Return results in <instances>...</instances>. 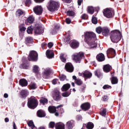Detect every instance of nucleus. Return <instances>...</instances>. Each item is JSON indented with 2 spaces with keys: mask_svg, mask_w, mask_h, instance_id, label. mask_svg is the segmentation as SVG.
I'll list each match as a JSON object with an SVG mask.
<instances>
[{
  "mask_svg": "<svg viewBox=\"0 0 129 129\" xmlns=\"http://www.w3.org/2000/svg\"><path fill=\"white\" fill-rule=\"evenodd\" d=\"M82 37H84L85 40L87 42L88 45L91 48H95L97 46V43L95 42L96 40V35L92 32H85Z\"/></svg>",
  "mask_w": 129,
  "mask_h": 129,
  "instance_id": "nucleus-1",
  "label": "nucleus"
},
{
  "mask_svg": "<svg viewBox=\"0 0 129 129\" xmlns=\"http://www.w3.org/2000/svg\"><path fill=\"white\" fill-rule=\"evenodd\" d=\"M110 39L113 43H118L121 39V33L119 30H115L111 32Z\"/></svg>",
  "mask_w": 129,
  "mask_h": 129,
  "instance_id": "nucleus-2",
  "label": "nucleus"
},
{
  "mask_svg": "<svg viewBox=\"0 0 129 129\" xmlns=\"http://www.w3.org/2000/svg\"><path fill=\"white\" fill-rule=\"evenodd\" d=\"M27 105L29 108H36L38 106V100L35 97H30L28 101Z\"/></svg>",
  "mask_w": 129,
  "mask_h": 129,
  "instance_id": "nucleus-3",
  "label": "nucleus"
},
{
  "mask_svg": "<svg viewBox=\"0 0 129 129\" xmlns=\"http://www.w3.org/2000/svg\"><path fill=\"white\" fill-rule=\"evenodd\" d=\"M83 57H84V53L83 52L75 53L72 56L73 61L76 62V63H80Z\"/></svg>",
  "mask_w": 129,
  "mask_h": 129,
  "instance_id": "nucleus-4",
  "label": "nucleus"
},
{
  "mask_svg": "<svg viewBox=\"0 0 129 129\" xmlns=\"http://www.w3.org/2000/svg\"><path fill=\"white\" fill-rule=\"evenodd\" d=\"M103 15L106 18H112L114 16V13L111 9L107 8L104 10Z\"/></svg>",
  "mask_w": 129,
  "mask_h": 129,
  "instance_id": "nucleus-5",
  "label": "nucleus"
},
{
  "mask_svg": "<svg viewBox=\"0 0 129 129\" xmlns=\"http://www.w3.org/2000/svg\"><path fill=\"white\" fill-rule=\"evenodd\" d=\"M28 58L29 61H37L38 60V53L35 51L32 50L30 52Z\"/></svg>",
  "mask_w": 129,
  "mask_h": 129,
  "instance_id": "nucleus-6",
  "label": "nucleus"
},
{
  "mask_svg": "<svg viewBox=\"0 0 129 129\" xmlns=\"http://www.w3.org/2000/svg\"><path fill=\"white\" fill-rule=\"evenodd\" d=\"M115 50L112 48H109L107 50V56L108 58H114L115 57Z\"/></svg>",
  "mask_w": 129,
  "mask_h": 129,
  "instance_id": "nucleus-7",
  "label": "nucleus"
},
{
  "mask_svg": "<svg viewBox=\"0 0 129 129\" xmlns=\"http://www.w3.org/2000/svg\"><path fill=\"white\" fill-rule=\"evenodd\" d=\"M57 8V3L53 1H50V4L48 7V9L50 12H54Z\"/></svg>",
  "mask_w": 129,
  "mask_h": 129,
  "instance_id": "nucleus-8",
  "label": "nucleus"
},
{
  "mask_svg": "<svg viewBox=\"0 0 129 129\" xmlns=\"http://www.w3.org/2000/svg\"><path fill=\"white\" fill-rule=\"evenodd\" d=\"M52 97L54 100H56V101L60 100V99L61 98L60 92H59L58 90H55L53 92Z\"/></svg>",
  "mask_w": 129,
  "mask_h": 129,
  "instance_id": "nucleus-9",
  "label": "nucleus"
},
{
  "mask_svg": "<svg viewBox=\"0 0 129 129\" xmlns=\"http://www.w3.org/2000/svg\"><path fill=\"white\" fill-rule=\"evenodd\" d=\"M33 11L36 15L40 16V15H42V13H43V8H42L41 6H37L33 9Z\"/></svg>",
  "mask_w": 129,
  "mask_h": 129,
  "instance_id": "nucleus-10",
  "label": "nucleus"
},
{
  "mask_svg": "<svg viewBox=\"0 0 129 129\" xmlns=\"http://www.w3.org/2000/svg\"><path fill=\"white\" fill-rule=\"evenodd\" d=\"M50 71L49 69H44L43 74L42 75L43 78L44 79H48L50 77Z\"/></svg>",
  "mask_w": 129,
  "mask_h": 129,
  "instance_id": "nucleus-11",
  "label": "nucleus"
},
{
  "mask_svg": "<svg viewBox=\"0 0 129 129\" xmlns=\"http://www.w3.org/2000/svg\"><path fill=\"white\" fill-rule=\"evenodd\" d=\"M80 76H83L85 79H87L88 78H91L92 77V74L89 71H85L82 74H79Z\"/></svg>",
  "mask_w": 129,
  "mask_h": 129,
  "instance_id": "nucleus-12",
  "label": "nucleus"
},
{
  "mask_svg": "<svg viewBox=\"0 0 129 129\" xmlns=\"http://www.w3.org/2000/svg\"><path fill=\"white\" fill-rule=\"evenodd\" d=\"M65 69L68 72H73L74 70V68L73 67V65L72 63L70 62H68L66 63L65 66Z\"/></svg>",
  "mask_w": 129,
  "mask_h": 129,
  "instance_id": "nucleus-13",
  "label": "nucleus"
},
{
  "mask_svg": "<svg viewBox=\"0 0 129 129\" xmlns=\"http://www.w3.org/2000/svg\"><path fill=\"white\" fill-rule=\"evenodd\" d=\"M63 105H59L58 106H57L56 107H55L54 106H50L48 107V111H49V112L50 113H55V112H56V108H60V107H62Z\"/></svg>",
  "mask_w": 129,
  "mask_h": 129,
  "instance_id": "nucleus-14",
  "label": "nucleus"
},
{
  "mask_svg": "<svg viewBox=\"0 0 129 129\" xmlns=\"http://www.w3.org/2000/svg\"><path fill=\"white\" fill-rule=\"evenodd\" d=\"M34 33L36 35H41L44 33V30L42 28V27L39 26L35 28Z\"/></svg>",
  "mask_w": 129,
  "mask_h": 129,
  "instance_id": "nucleus-15",
  "label": "nucleus"
},
{
  "mask_svg": "<svg viewBox=\"0 0 129 129\" xmlns=\"http://www.w3.org/2000/svg\"><path fill=\"white\" fill-rule=\"evenodd\" d=\"M96 59L98 62H103L105 60V56L102 53H99L96 56Z\"/></svg>",
  "mask_w": 129,
  "mask_h": 129,
  "instance_id": "nucleus-16",
  "label": "nucleus"
},
{
  "mask_svg": "<svg viewBox=\"0 0 129 129\" xmlns=\"http://www.w3.org/2000/svg\"><path fill=\"white\" fill-rule=\"evenodd\" d=\"M81 108L84 111H86V110H88L90 108V104L88 102L84 103L82 104Z\"/></svg>",
  "mask_w": 129,
  "mask_h": 129,
  "instance_id": "nucleus-17",
  "label": "nucleus"
},
{
  "mask_svg": "<svg viewBox=\"0 0 129 129\" xmlns=\"http://www.w3.org/2000/svg\"><path fill=\"white\" fill-rule=\"evenodd\" d=\"M46 55L48 59H51L54 57V51L53 50H47L46 52Z\"/></svg>",
  "mask_w": 129,
  "mask_h": 129,
  "instance_id": "nucleus-18",
  "label": "nucleus"
},
{
  "mask_svg": "<svg viewBox=\"0 0 129 129\" xmlns=\"http://www.w3.org/2000/svg\"><path fill=\"white\" fill-rule=\"evenodd\" d=\"M71 46L73 49H76V48L79 47V42L76 40H73L71 43Z\"/></svg>",
  "mask_w": 129,
  "mask_h": 129,
  "instance_id": "nucleus-19",
  "label": "nucleus"
},
{
  "mask_svg": "<svg viewBox=\"0 0 129 129\" xmlns=\"http://www.w3.org/2000/svg\"><path fill=\"white\" fill-rule=\"evenodd\" d=\"M20 95L22 98H26V97L29 95V92L27 90H22L20 92Z\"/></svg>",
  "mask_w": 129,
  "mask_h": 129,
  "instance_id": "nucleus-20",
  "label": "nucleus"
},
{
  "mask_svg": "<svg viewBox=\"0 0 129 129\" xmlns=\"http://www.w3.org/2000/svg\"><path fill=\"white\" fill-rule=\"evenodd\" d=\"M66 126L67 128L68 129H72L73 128V126H74V121L71 120L67 122Z\"/></svg>",
  "mask_w": 129,
  "mask_h": 129,
  "instance_id": "nucleus-21",
  "label": "nucleus"
},
{
  "mask_svg": "<svg viewBox=\"0 0 129 129\" xmlns=\"http://www.w3.org/2000/svg\"><path fill=\"white\" fill-rule=\"evenodd\" d=\"M37 114L38 117H45L46 116V113L43 110H39L37 111Z\"/></svg>",
  "mask_w": 129,
  "mask_h": 129,
  "instance_id": "nucleus-22",
  "label": "nucleus"
},
{
  "mask_svg": "<svg viewBox=\"0 0 129 129\" xmlns=\"http://www.w3.org/2000/svg\"><path fill=\"white\" fill-rule=\"evenodd\" d=\"M55 129H65V124L61 122L57 123L55 124Z\"/></svg>",
  "mask_w": 129,
  "mask_h": 129,
  "instance_id": "nucleus-23",
  "label": "nucleus"
},
{
  "mask_svg": "<svg viewBox=\"0 0 129 129\" xmlns=\"http://www.w3.org/2000/svg\"><path fill=\"white\" fill-rule=\"evenodd\" d=\"M102 33L103 36H108L109 35V29L107 27H103Z\"/></svg>",
  "mask_w": 129,
  "mask_h": 129,
  "instance_id": "nucleus-24",
  "label": "nucleus"
},
{
  "mask_svg": "<svg viewBox=\"0 0 129 129\" xmlns=\"http://www.w3.org/2000/svg\"><path fill=\"white\" fill-rule=\"evenodd\" d=\"M112 69V68L109 64H106L103 67V70L106 73H108V72H109Z\"/></svg>",
  "mask_w": 129,
  "mask_h": 129,
  "instance_id": "nucleus-25",
  "label": "nucleus"
},
{
  "mask_svg": "<svg viewBox=\"0 0 129 129\" xmlns=\"http://www.w3.org/2000/svg\"><path fill=\"white\" fill-rule=\"evenodd\" d=\"M19 84L22 86V87L24 86H27V85H28V82L25 79H22L20 80Z\"/></svg>",
  "mask_w": 129,
  "mask_h": 129,
  "instance_id": "nucleus-26",
  "label": "nucleus"
},
{
  "mask_svg": "<svg viewBox=\"0 0 129 129\" xmlns=\"http://www.w3.org/2000/svg\"><path fill=\"white\" fill-rule=\"evenodd\" d=\"M69 88H70V84H67L64 85L62 88H61V90L62 91H67V90H68V89H69Z\"/></svg>",
  "mask_w": 129,
  "mask_h": 129,
  "instance_id": "nucleus-27",
  "label": "nucleus"
},
{
  "mask_svg": "<svg viewBox=\"0 0 129 129\" xmlns=\"http://www.w3.org/2000/svg\"><path fill=\"white\" fill-rule=\"evenodd\" d=\"M34 22V18L32 16H30L28 17L26 21V23L28 24L29 23V24H32V23Z\"/></svg>",
  "mask_w": 129,
  "mask_h": 129,
  "instance_id": "nucleus-28",
  "label": "nucleus"
},
{
  "mask_svg": "<svg viewBox=\"0 0 129 129\" xmlns=\"http://www.w3.org/2000/svg\"><path fill=\"white\" fill-rule=\"evenodd\" d=\"M118 82V80L117 79V78L115 77H112V79H111L112 84H117Z\"/></svg>",
  "mask_w": 129,
  "mask_h": 129,
  "instance_id": "nucleus-29",
  "label": "nucleus"
},
{
  "mask_svg": "<svg viewBox=\"0 0 129 129\" xmlns=\"http://www.w3.org/2000/svg\"><path fill=\"white\" fill-rule=\"evenodd\" d=\"M25 42L26 44H32L33 43V38L31 37L26 38Z\"/></svg>",
  "mask_w": 129,
  "mask_h": 129,
  "instance_id": "nucleus-30",
  "label": "nucleus"
},
{
  "mask_svg": "<svg viewBox=\"0 0 129 129\" xmlns=\"http://www.w3.org/2000/svg\"><path fill=\"white\" fill-rule=\"evenodd\" d=\"M88 13L90 14V15H92L93 13H94V8L92 7H88Z\"/></svg>",
  "mask_w": 129,
  "mask_h": 129,
  "instance_id": "nucleus-31",
  "label": "nucleus"
},
{
  "mask_svg": "<svg viewBox=\"0 0 129 129\" xmlns=\"http://www.w3.org/2000/svg\"><path fill=\"white\" fill-rule=\"evenodd\" d=\"M86 127L88 129H92L93 127H94V124H93V123L89 122L86 125Z\"/></svg>",
  "mask_w": 129,
  "mask_h": 129,
  "instance_id": "nucleus-32",
  "label": "nucleus"
},
{
  "mask_svg": "<svg viewBox=\"0 0 129 129\" xmlns=\"http://www.w3.org/2000/svg\"><path fill=\"white\" fill-rule=\"evenodd\" d=\"M40 103H42L43 105L46 104V103H47V102H48V99H47L46 98H42L40 100Z\"/></svg>",
  "mask_w": 129,
  "mask_h": 129,
  "instance_id": "nucleus-33",
  "label": "nucleus"
},
{
  "mask_svg": "<svg viewBox=\"0 0 129 129\" xmlns=\"http://www.w3.org/2000/svg\"><path fill=\"white\" fill-rule=\"evenodd\" d=\"M16 14H17V16L20 17V16H22V15H25V12H24V11H23L22 10L19 9L17 11Z\"/></svg>",
  "mask_w": 129,
  "mask_h": 129,
  "instance_id": "nucleus-34",
  "label": "nucleus"
},
{
  "mask_svg": "<svg viewBox=\"0 0 129 129\" xmlns=\"http://www.w3.org/2000/svg\"><path fill=\"white\" fill-rule=\"evenodd\" d=\"M28 124L29 126H32V129H36V127H35V125H34V122H33V121H29L28 123Z\"/></svg>",
  "mask_w": 129,
  "mask_h": 129,
  "instance_id": "nucleus-35",
  "label": "nucleus"
},
{
  "mask_svg": "<svg viewBox=\"0 0 129 129\" xmlns=\"http://www.w3.org/2000/svg\"><path fill=\"white\" fill-rule=\"evenodd\" d=\"M33 72H34V73H39V67H38L37 66H34L33 67Z\"/></svg>",
  "mask_w": 129,
  "mask_h": 129,
  "instance_id": "nucleus-36",
  "label": "nucleus"
},
{
  "mask_svg": "<svg viewBox=\"0 0 129 129\" xmlns=\"http://www.w3.org/2000/svg\"><path fill=\"white\" fill-rule=\"evenodd\" d=\"M67 15L70 17H74L75 16V13L72 11H69L67 12Z\"/></svg>",
  "mask_w": 129,
  "mask_h": 129,
  "instance_id": "nucleus-37",
  "label": "nucleus"
},
{
  "mask_svg": "<svg viewBox=\"0 0 129 129\" xmlns=\"http://www.w3.org/2000/svg\"><path fill=\"white\" fill-rule=\"evenodd\" d=\"M64 42L66 44H69V43H70V36L66 37L64 39Z\"/></svg>",
  "mask_w": 129,
  "mask_h": 129,
  "instance_id": "nucleus-38",
  "label": "nucleus"
},
{
  "mask_svg": "<svg viewBox=\"0 0 129 129\" xmlns=\"http://www.w3.org/2000/svg\"><path fill=\"white\" fill-rule=\"evenodd\" d=\"M100 114L102 116H105V115H106V109H103V110L100 111Z\"/></svg>",
  "mask_w": 129,
  "mask_h": 129,
  "instance_id": "nucleus-39",
  "label": "nucleus"
},
{
  "mask_svg": "<svg viewBox=\"0 0 129 129\" xmlns=\"http://www.w3.org/2000/svg\"><path fill=\"white\" fill-rule=\"evenodd\" d=\"M71 91H69V92H66L64 93H63L62 94V95L63 97H68V96H69L70 95V93H71Z\"/></svg>",
  "mask_w": 129,
  "mask_h": 129,
  "instance_id": "nucleus-40",
  "label": "nucleus"
},
{
  "mask_svg": "<svg viewBox=\"0 0 129 129\" xmlns=\"http://www.w3.org/2000/svg\"><path fill=\"white\" fill-rule=\"evenodd\" d=\"M31 89H36L37 88V85L35 83H31L30 85Z\"/></svg>",
  "mask_w": 129,
  "mask_h": 129,
  "instance_id": "nucleus-41",
  "label": "nucleus"
},
{
  "mask_svg": "<svg viewBox=\"0 0 129 129\" xmlns=\"http://www.w3.org/2000/svg\"><path fill=\"white\" fill-rule=\"evenodd\" d=\"M75 83L77 85H81V84L83 83L82 81H81V80L80 79H77V80L75 81Z\"/></svg>",
  "mask_w": 129,
  "mask_h": 129,
  "instance_id": "nucleus-42",
  "label": "nucleus"
},
{
  "mask_svg": "<svg viewBox=\"0 0 129 129\" xmlns=\"http://www.w3.org/2000/svg\"><path fill=\"white\" fill-rule=\"evenodd\" d=\"M103 28L98 27L96 29V31L98 34H100L101 32L102 33Z\"/></svg>",
  "mask_w": 129,
  "mask_h": 129,
  "instance_id": "nucleus-43",
  "label": "nucleus"
},
{
  "mask_svg": "<svg viewBox=\"0 0 129 129\" xmlns=\"http://www.w3.org/2000/svg\"><path fill=\"white\" fill-rule=\"evenodd\" d=\"M27 32L28 34H32V33L33 32V28L32 27V26H30L27 28Z\"/></svg>",
  "mask_w": 129,
  "mask_h": 129,
  "instance_id": "nucleus-44",
  "label": "nucleus"
},
{
  "mask_svg": "<svg viewBox=\"0 0 129 129\" xmlns=\"http://www.w3.org/2000/svg\"><path fill=\"white\" fill-rule=\"evenodd\" d=\"M92 22L93 24H94L95 25L97 24V19L95 17H93L92 19Z\"/></svg>",
  "mask_w": 129,
  "mask_h": 129,
  "instance_id": "nucleus-45",
  "label": "nucleus"
},
{
  "mask_svg": "<svg viewBox=\"0 0 129 129\" xmlns=\"http://www.w3.org/2000/svg\"><path fill=\"white\" fill-rule=\"evenodd\" d=\"M60 58L62 62H66V58H64V54L61 53L60 54Z\"/></svg>",
  "mask_w": 129,
  "mask_h": 129,
  "instance_id": "nucleus-46",
  "label": "nucleus"
},
{
  "mask_svg": "<svg viewBox=\"0 0 129 129\" xmlns=\"http://www.w3.org/2000/svg\"><path fill=\"white\" fill-rule=\"evenodd\" d=\"M55 126V122L51 121L49 124V127L50 128H53Z\"/></svg>",
  "mask_w": 129,
  "mask_h": 129,
  "instance_id": "nucleus-47",
  "label": "nucleus"
},
{
  "mask_svg": "<svg viewBox=\"0 0 129 129\" xmlns=\"http://www.w3.org/2000/svg\"><path fill=\"white\" fill-rule=\"evenodd\" d=\"M81 18L83 20H87V19H88V16H87V15H86V14H84L82 15Z\"/></svg>",
  "mask_w": 129,
  "mask_h": 129,
  "instance_id": "nucleus-48",
  "label": "nucleus"
},
{
  "mask_svg": "<svg viewBox=\"0 0 129 129\" xmlns=\"http://www.w3.org/2000/svg\"><path fill=\"white\" fill-rule=\"evenodd\" d=\"M20 30L21 32H24L26 31V27H23V25H20L19 26Z\"/></svg>",
  "mask_w": 129,
  "mask_h": 129,
  "instance_id": "nucleus-49",
  "label": "nucleus"
},
{
  "mask_svg": "<svg viewBox=\"0 0 129 129\" xmlns=\"http://www.w3.org/2000/svg\"><path fill=\"white\" fill-rule=\"evenodd\" d=\"M103 89H111V86L108 85H105L103 87Z\"/></svg>",
  "mask_w": 129,
  "mask_h": 129,
  "instance_id": "nucleus-50",
  "label": "nucleus"
},
{
  "mask_svg": "<svg viewBox=\"0 0 129 129\" xmlns=\"http://www.w3.org/2000/svg\"><path fill=\"white\" fill-rule=\"evenodd\" d=\"M95 75L96 76H97V77L99 78L100 76H101V74L99 73V71H95Z\"/></svg>",
  "mask_w": 129,
  "mask_h": 129,
  "instance_id": "nucleus-51",
  "label": "nucleus"
},
{
  "mask_svg": "<svg viewBox=\"0 0 129 129\" xmlns=\"http://www.w3.org/2000/svg\"><path fill=\"white\" fill-rule=\"evenodd\" d=\"M59 79H60V80H61V81H64V80H65V79H66V76H65L64 75H61L59 77Z\"/></svg>",
  "mask_w": 129,
  "mask_h": 129,
  "instance_id": "nucleus-52",
  "label": "nucleus"
},
{
  "mask_svg": "<svg viewBox=\"0 0 129 129\" xmlns=\"http://www.w3.org/2000/svg\"><path fill=\"white\" fill-rule=\"evenodd\" d=\"M102 99L103 101H107V100H108V98L107 96H104Z\"/></svg>",
  "mask_w": 129,
  "mask_h": 129,
  "instance_id": "nucleus-53",
  "label": "nucleus"
},
{
  "mask_svg": "<svg viewBox=\"0 0 129 129\" xmlns=\"http://www.w3.org/2000/svg\"><path fill=\"white\" fill-rule=\"evenodd\" d=\"M57 81H58V80L57 79H54L53 80H52V84H57Z\"/></svg>",
  "mask_w": 129,
  "mask_h": 129,
  "instance_id": "nucleus-54",
  "label": "nucleus"
},
{
  "mask_svg": "<svg viewBox=\"0 0 129 129\" xmlns=\"http://www.w3.org/2000/svg\"><path fill=\"white\" fill-rule=\"evenodd\" d=\"M31 0H26L25 4H26V6H28L29 5H30V4H31Z\"/></svg>",
  "mask_w": 129,
  "mask_h": 129,
  "instance_id": "nucleus-55",
  "label": "nucleus"
},
{
  "mask_svg": "<svg viewBox=\"0 0 129 129\" xmlns=\"http://www.w3.org/2000/svg\"><path fill=\"white\" fill-rule=\"evenodd\" d=\"M66 21L67 24H70L71 23V20H70L69 18H67L66 19Z\"/></svg>",
  "mask_w": 129,
  "mask_h": 129,
  "instance_id": "nucleus-56",
  "label": "nucleus"
},
{
  "mask_svg": "<svg viewBox=\"0 0 129 129\" xmlns=\"http://www.w3.org/2000/svg\"><path fill=\"white\" fill-rule=\"evenodd\" d=\"M63 3L66 4H70L71 3V0H62Z\"/></svg>",
  "mask_w": 129,
  "mask_h": 129,
  "instance_id": "nucleus-57",
  "label": "nucleus"
},
{
  "mask_svg": "<svg viewBox=\"0 0 129 129\" xmlns=\"http://www.w3.org/2000/svg\"><path fill=\"white\" fill-rule=\"evenodd\" d=\"M48 48H52V47H53V43L52 42L48 43Z\"/></svg>",
  "mask_w": 129,
  "mask_h": 129,
  "instance_id": "nucleus-58",
  "label": "nucleus"
},
{
  "mask_svg": "<svg viewBox=\"0 0 129 129\" xmlns=\"http://www.w3.org/2000/svg\"><path fill=\"white\" fill-rule=\"evenodd\" d=\"M57 33V30L56 29H53L51 31V33L52 35H55Z\"/></svg>",
  "mask_w": 129,
  "mask_h": 129,
  "instance_id": "nucleus-59",
  "label": "nucleus"
},
{
  "mask_svg": "<svg viewBox=\"0 0 129 129\" xmlns=\"http://www.w3.org/2000/svg\"><path fill=\"white\" fill-rule=\"evenodd\" d=\"M46 45H47V43H46V42H43L42 43L41 47H42V49H44V47H45L46 46Z\"/></svg>",
  "mask_w": 129,
  "mask_h": 129,
  "instance_id": "nucleus-60",
  "label": "nucleus"
},
{
  "mask_svg": "<svg viewBox=\"0 0 129 129\" xmlns=\"http://www.w3.org/2000/svg\"><path fill=\"white\" fill-rule=\"evenodd\" d=\"M77 119H78V120H81V119H82V117L80 115H78L77 116Z\"/></svg>",
  "mask_w": 129,
  "mask_h": 129,
  "instance_id": "nucleus-61",
  "label": "nucleus"
},
{
  "mask_svg": "<svg viewBox=\"0 0 129 129\" xmlns=\"http://www.w3.org/2000/svg\"><path fill=\"white\" fill-rule=\"evenodd\" d=\"M82 3V0H78V6H81Z\"/></svg>",
  "mask_w": 129,
  "mask_h": 129,
  "instance_id": "nucleus-62",
  "label": "nucleus"
},
{
  "mask_svg": "<svg viewBox=\"0 0 129 129\" xmlns=\"http://www.w3.org/2000/svg\"><path fill=\"white\" fill-rule=\"evenodd\" d=\"M36 3H43L44 0H34Z\"/></svg>",
  "mask_w": 129,
  "mask_h": 129,
  "instance_id": "nucleus-63",
  "label": "nucleus"
},
{
  "mask_svg": "<svg viewBox=\"0 0 129 129\" xmlns=\"http://www.w3.org/2000/svg\"><path fill=\"white\" fill-rule=\"evenodd\" d=\"M5 120L6 122H9L10 120L9 119V118L7 117L5 119Z\"/></svg>",
  "mask_w": 129,
  "mask_h": 129,
  "instance_id": "nucleus-64",
  "label": "nucleus"
}]
</instances>
